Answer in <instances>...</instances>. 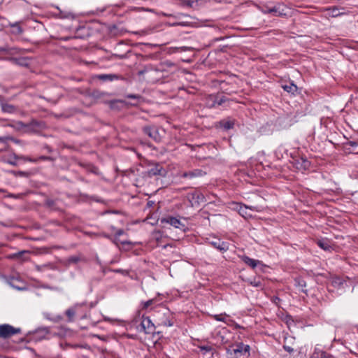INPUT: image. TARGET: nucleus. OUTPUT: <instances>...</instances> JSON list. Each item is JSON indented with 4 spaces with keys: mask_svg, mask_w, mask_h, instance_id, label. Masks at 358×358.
<instances>
[{
    "mask_svg": "<svg viewBox=\"0 0 358 358\" xmlns=\"http://www.w3.org/2000/svg\"><path fill=\"white\" fill-rule=\"evenodd\" d=\"M189 201L192 206H199L200 205L199 194L194 192L189 195Z\"/></svg>",
    "mask_w": 358,
    "mask_h": 358,
    "instance_id": "obj_16",
    "label": "nucleus"
},
{
    "mask_svg": "<svg viewBox=\"0 0 358 358\" xmlns=\"http://www.w3.org/2000/svg\"><path fill=\"white\" fill-rule=\"evenodd\" d=\"M268 12L269 13H277V8L275 7H273L271 8H269L268 10Z\"/></svg>",
    "mask_w": 358,
    "mask_h": 358,
    "instance_id": "obj_39",
    "label": "nucleus"
},
{
    "mask_svg": "<svg viewBox=\"0 0 358 358\" xmlns=\"http://www.w3.org/2000/svg\"><path fill=\"white\" fill-rule=\"evenodd\" d=\"M10 126L17 131H22L24 132H36L39 129L43 127V124L36 120H32L28 124H24L22 122L19 121L10 124Z\"/></svg>",
    "mask_w": 358,
    "mask_h": 358,
    "instance_id": "obj_1",
    "label": "nucleus"
},
{
    "mask_svg": "<svg viewBox=\"0 0 358 358\" xmlns=\"http://www.w3.org/2000/svg\"><path fill=\"white\" fill-rule=\"evenodd\" d=\"M166 222L169 223L171 226L178 229H182L183 227H185V225L181 223L180 220L176 217H170L167 218Z\"/></svg>",
    "mask_w": 358,
    "mask_h": 358,
    "instance_id": "obj_17",
    "label": "nucleus"
},
{
    "mask_svg": "<svg viewBox=\"0 0 358 358\" xmlns=\"http://www.w3.org/2000/svg\"><path fill=\"white\" fill-rule=\"evenodd\" d=\"M111 271L113 272H115V273H121L124 275H129V271L128 270H124V269H111L110 270Z\"/></svg>",
    "mask_w": 358,
    "mask_h": 358,
    "instance_id": "obj_28",
    "label": "nucleus"
},
{
    "mask_svg": "<svg viewBox=\"0 0 358 358\" xmlns=\"http://www.w3.org/2000/svg\"><path fill=\"white\" fill-rule=\"evenodd\" d=\"M301 160H302V163H301V167L304 169H308L310 166L309 161L306 159H303V158H301Z\"/></svg>",
    "mask_w": 358,
    "mask_h": 358,
    "instance_id": "obj_29",
    "label": "nucleus"
},
{
    "mask_svg": "<svg viewBox=\"0 0 358 358\" xmlns=\"http://www.w3.org/2000/svg\"><path fill=\"white\" fill-rule=\"evenodd\" d=\"M201 175V171L199 170H195L194 171H191V172H189V173H185L183 174V177L185 178H194V177H198Z\"/></svg>",
    "mask_w": 358,
    "mask_h": 358,
    "instance_id": "obj_26",
    "label": "nucleus"
},
{
    "mask_svg": "<svg viewBox=\"0 0 358 358\" xmlns=\"http://www.w3.org/2000/svg\"><path fill=\"white\" fill-rule=\"evenodd\" d=\"M17 174L19 176H25L26 175V173L24 172H22V171H20Z\"/></svg>",
    "mask_w": 358,
    "mask_h": 358,
    "instance_id": "obj_42",
    "label": "nucleus"
},
{
    "mask_svg": "<svg viewBox=\"0 0 358 358\" xmlns=\"http://www.w3.org/2000/svg\"><path fill=\"white\" fill-rule=\"evenodd\" d=\"M317 243L318 245L324 250H329L331 248V246L327 241H320Z\"/></svg>",
    "mask_w": 358,
    "mask_h": 358,
    "instance_id": "obj_27",
    "label": "nucleus"
},
{
    "mask_svg": "<svg viewBox=\"0 0 358 358\" xmlns=\"http://www.w3.org/2000/svg\"><path fill=\"white\" fill-rule=\"evenodd\" d=\"M268 12L269 13H277V8L275 7H273L271 8H269L268 10Z\"/></svg>",
    "mask_w": 358,
    "mask_h": 358,
    "instance_id": "obj_40",
    "label": "nucleus"
},
{
    "mask_svg": "<svg viewBox=\"0 0 358 358\" xmlns=\"http://www.w3.org/2000/svg\"><path fill=\"white\" fill-rule=\"evenodd\" d=\"M98 78L103 81H113L117 79L118 76L115 74H101Z\"/></svg>",
    "mask_w": 358,
    "mask_h": 358,
    "instance_id": "obj_19",
    "label": "nucleus"
},
{
    "mask_svg": "<svg viewBox=\"0 0 358 358\" xmlns=\"http://www.w3.org/2000/svg\"><path fill=\"white\" fill-rule=\"evenodd\" d=\"M241 259L245 264H247L248 266H250L252 268H255L261 262L259 260L252 259L245 255L242 256Z\"/></svg>",
    "mask_w": 358,
    "mask_h": 358,
    "instance_id": "obj_15",
    "label": "nucleus"
},
{
    "mask_svg": "<svg viewBox=\"0 0 358 358\" xmlns=\"http://www.w3.org/2000/svg\"><path fill=\"white\" fill-rule=\"evenodd\" d=\"M220 125L224 130L227 131L234 128L235 125V120L233 118L227 117L220 122Z\"/></svg>",
    "mask_w": 358,
    "mask_h": 358,
    "instance_id": "obj_12",
    "label": "nucleus"
},
{
    "mask_svg": "<svg viewBox=\"0 0 358 358\" xmlns=\"http://www.w3.org/2000/svg\"><path fill=\"white\" fill-rule=\"evenodd\" d=\"M212 245L215 248L217 249L220 252H226L229 250V244L227 242L221 241L217 237H206L203 238V242Z\"/></svg>",
    "mask_w": 358,
    "mask_h": 358,
    "instance_id": "obj_2",
    "label": "nucleus"
},
{
    "mask_svg": "<svg viewBox=\"0 0 358 358\" xmlns=\"http://www.w3.org/2000/svg\"><path fill=\"white\" fill-rule=\"evenodd\" d=\"M227 316L226 315H215V318L217 320L219 321H224L225 318H227Z\"/></svg>",
    "mask_w": 358,
    "mask_h": 358,
    "instance_id": "obj_31",
    "label": "nucleus"
},
{
    "mask_svg": "<svg viewBox=\"0 0 358 358\" xmlns=\"http://www.w3.org/2000/svg\"><path fill=\"white\" fill-rule=\"evenodd\" d=\"M257 210L256 207L250 206L248 207L247 206H238V213L239 214L245 218H248L252 217L251 211Z\"/></svg>",
    "mask_w": 358,
    "mask_h": 358,
    "instance_id": "obj_9",
    "label": "nucleus"
},
{
    "mask_svg": "<svg viewBox=\"0 0 358 358\" xmlns=\"http://www.w3.org/2000/svg\"><path fill=\"white\" fill-rule=\"evenodd\" d=\"M203 2L206 3V2H207V0H203Z\"/></svg>",
    "mask_w": 358,
    "mask_h": 358,
    "instance_id": "obj_48",
    "label": "nucleus"
},
{
    "mask_svg": "<svg viewBox=\"0 0 358 358\" xmlns=\"http://www.w3.org/2000/svg\"><path fill=\"white\" fill-rule=\"evenodd\" d=\"M252 284L254 286H255V287H258V286H259V283H256V282L252 283Z\"/></svg>",
    "mask_w": 358,
    "mask_h": 358,
    "instance_id": "obj_46",
    "label": "nucleus"
},
{
    "mask_svg": "<svg viewBox=\"0 0 358 358\" xmlns=\"http://www.w3.org/2000/svg\"><path fill=\"white\" fill-rule=\"evenodd\" d=\"M166 173V170L159 164H152L147 171L143 173L145 176L151 178L155 176H165Z\"/></svg>",
    "mask_w": 358,
    "mask_h": 358,
    "instance_id": "obj_4",
    "label": "nucleus"
},
{
    "mask_svg": "<svg viewBox=\"0 0 358 358\" xmlns=\"http://www.w3.org/2000/svg\"><path fill=\"white\" fill-rule=\"evenodd\" d=\"M141 331H144L145 334H153L155 329V324L148 317H143L140 324Z\"/></svg>",
    "mask_w": 358,
    "mask_h": 358,
    "instance_id": "obj_5",
    "label": "nucleus"
},
{
    "mask_svg": "<svg viewBox=\"0 0 358 358\" xmlns=\"http://www.w3.org/2000/svg\"><path fill=\"white\" fill-rule=\"evenodd\" d=\"M18 159H22V157H20L15 154H13L7 159V163H8L9 164L13 165V166H17V160Z\"/></svg>",
    "mask_w": 358,
    "mask_h": 358,
    "instance_id": "obj_22",
    "label": "nucleus"
},
{
    "mask_svg": "<svg viewBox=\"0 0 358 358\" xmlns=\"http://www.w3.org/2000/svg\"><path fill=\"white\" fill-rule=\"evenodd\" d=\"M283 348L288 352H292L294 351L293 348H291L290 346L284 345Z\"/></svg>",
    "mask_w": 358,
    "mask_h": 358,
    "instance_id": "obj_36",
    "label": "nucleus"
},
{
    "mask_svg": "<svg viewBox=\"0 0 358 358\" xmlns=\"http://www.w3.org/2000/svg\"><path fill=\"white\" fill-rule=\"evenodd\" d=\"M29 252L27 250H23L20 252L15 253L13 255V257L17 258H22L23 260H26L28 258Z\"/></svg>",
    "mask_w": 358,
    "mask_h": 358,
    "instance_id": "obj_25",
    "label": "nucleus"
},
{
    "mask_svg": "<svg viewBox=\"0 0 358 358\" xmlns=\"http://www.w3.org/2000/svg\"><path fill=\"white\" fill-rule=\"evenodd\" d=\"M20 332V328H15L7 324H0V338H8L13 335L19 334Z\"/></svg>",
    "mask_w": 358,
    "mask_h": 358,
    "instance_id": "obj_3",
    "label": "nucleus"
},
{
    "mask_svg": "<svg viewBox=\"0 0 358 358\" xmlns=\"http://www.w3.org/2000/svg\"><path fill=\"white\" fill-rule=\"evenodd\" d=\"M350 145H352V146H354V145H357V143H355V142H350Z\"/></svg>",
    "mask_w": 358,
    "mask_h": 358,
    "instance_id": "obj_44",
    "label": "nucleus"
},
{
    "mask_svg": "<svg viewBox=\"0 0 358 358\" xmlns=\"http://www.w3.org/2000/svg\"><path fill=\"white\" fill-rule=\"evenodd\" d=\"M143 131L150 138L155 141H159L161 138L157 129L153 126H147L143 127Z\"/></svg>",
    "mask_w": 358,
    "mask_h": 358,
    "instance_id": "obj_7",
    "label": "nucleus"
},
{
    "mask_svg": "<svg viewBox=\"0 0 358 358\" xmlns=\"http://www.w3.org/2000/svg\"><path fill=\"white\" fill-rule=\"evenodd\" d=\"M1 110L5 113H13L16 110L15 107L13 105L8 103H1Z\"/></svg>",
    "mask_w": 358,
    "mask_h": 358,
    "instance_id": "obj_18",
    "label": "nucleus"
},
{
    "mask_svg": "<svg viewBox=\"0 0 358 358\" xmlns=\"http://www.w3.org/2000/svg\"><path fill=\"white\" fill-rule=\"evenodd\" d=\"M145 71H146V70L141 71L139 72V74L141 75V74L144 73Z\"/></svg>",
    "mask_w": 358,
    "mask_h": 358,
    "instance_id": "obj_45",
    "label": "nucleus"
},
{
    "mask_svg": "<svg viewBox=\"0 0 358 358\" xmlns=\"http://www.w3.org/2000/svg\"><path fill=\"white\" fill-rule=\"evenodd\" d=\"M345 280L338 276L332 278L331 284L334 287L340 288L343 287Z\"/></svg>",
    "mask_w": 358,
    "mask_h": 358,
    "instance_id": "obj_20",
    "label": "nucleus"
},
{
    "mask_svg": "<svg viewBox=\"0 0 358 358\" xmlns=\"http://www.w3.org/2000/svg\"><path fill=\"white\" fill-rule=\"evenodd\" d=\"M170 314L167 310H164L163 313H158V324L159 325H163L165 327H171L173 326V322L169 318Z\"/></svg>",
    "mask_w": 358,
    "mask_h": 358,
    "instance_id": "obj_6",
    "label": "nucleus"
},
{
    "mask_svg": "<svg viewBox=\"0 0 358 358\" xmlns=\"http://www.w3.org/2000/svg\"><path fill=\"white\" fill-rule=\"evenodd\" d=\"M78 259H79L77 257H71L69 258V263H76V262H78Z\"/></svg>",
    "mask_w": 358,
    "mask_h": 358,
    "instance_id": "obj_33",
    "label": "nucleus"
},
{
    "mask_svg": "<svg viewBox=\"0 0 358 358\" xmlns=\"http://www.w3.org/2000/svg\"><path fill=\"white\" fill-rule=\"evenodd\" d=\"M282 88L285 91L292 94H294L297 90V86L292 83L289 85H283Z\"/></svg>",
    "mask_w": 358,
    "mask_h": 358,
    "instance_id": "obj_21",
    "label": "nucleus"
},
{
    "mask_svg": "<svg viewBox=\"0 0 358 358\" xmlns=\"http://www.w3.org/2000/svg\"><path fill=\"white\" fill-rule=\"evenodd\" d=\"M217 358H218V357H217Z\"/></svg>",
    "mask_w": 358,
    "mask_h": 358,
    "instance_id": "obj_49",
    "label": "nucleus"
},
{
    "mask_svg": "<svg viewBox=\"0 0 358 358\" xmlns=\"http://www.w3.org/2000/svg\"><path fill=\"white\" fill-rule=\"evenodd\" d=\"M123 234H124V231H123V230H122V229H120V230H118V231L116 232V236H122Z\"/></svg>",
    "mask_w": 358,
    "mask_h": 358,
    "instance_id": "obj_41",
    "label": "nucleus"
},
{
    "mask_svg": "<svg viewBox=\"0 0 358 358\" xmlns=\"http://www.w3.org/2000/svg\"><path fill=\"white\" fill-rule=\"evenodd\" d=\"M12 27V33L15 35H20L22 33V29L19 25L18 22H15L10 24Z\"/></svg>",
    "mask_w": 358,
    "mask_h": 358,
    "instance_id": "obj_23",
    "label": "nucleus"
},
{
    "mask_svg": "<svg viewBox=\"0 0 358 358\" xmlns=\"http://www.w3.org/2000/svg\"><path fill=\"white\" fill-rule=\"evenodd\" d=\"M215 349L212 346L203 345V358H216L217 355H215Z\"/></svg>",
    "mask_w": 358,
    "mask_h": 358,
    "instance_id": "obj_13",
    "label": "nucleus"
},
{
    "mask_svg": "<svg viewBox=\"0 0 358 358\" xmlns=\"http://www.w3.org/2000/svg\"><path fill=\"white\" fill-rule=\"evenodd\" d=\"M299 286L301 287V290L303 292H305V290L303 289V287H306V283L304 281H301L299 282Z\"/></svg>",
    "mask_w": 358,
    "mask_h": 358,
    "instance_id": "obj_35",
    "label": "nucleus"
},
{
    "mask_svg": "<svg viewBox=\"0 0 358 358\" xmlns=\"http://www.w3.org/2000/svg\"><path fill=\"white\" fill-rule=\"evenodd\" d=\"M202 27H210V25H209V24H207L206 22H204L203 21Z\"/></svg>",
    "mask_w": 358,
    "mask_h": 358,
    "instance_id": "obj_43",
    "label": "nucleus"
},
{
    "mask_svg": "<svg viewBox=\"0 0 358 358\" xmlns=\"http://www.w3.org/2000/svg\"><path fill=\"white\" fill-rule=\"evenodd\" d=\"M45 267H46L45 265H43V266H36V269L38 271H41Z\"/></svg>",
    "mask_w": 358,
    "mask_h": 358,
    "instance_id": "obj_38",
    "label": "nucleus"
},
{
    "mask_svg": "<svg viewBox=\"0 0 358 358\" xmlns=\"http://www.w3.org/2000/svg\"><path fill=\"white\" fill-rule=\"evenodd\" d=\"M152 202H150V201H149V202L148 203V204L149 206H151V205H152Z\"/></svg>",
    "mask_w": 358,
    "mask_h": 358,
    "instance_id": "obj_47",
    "label": "nucleus"
},
{
    "mask_svg": "<svg viewBox=\"0 0 358 358\" xmlns=\"http://www.w3.org/2000/svg\"><path fill=\"white\" fill-rule=\"evenodd\" d=\"M8 139H10L9 136L0 137V142L5 143Z\"/></svg>",
    "mask_w": 358,
    "mask_h": 358,
    "instance_id": "obj_37",
    "label": "nucleus"
},
{
    "mask_svg": "<svg viewBox=\"0 0 358 358\" xmlns=\"http://www.w3.org/2000/svg\"><path fill=\"white\" fill-rule=\"evenodd\" d=\"M195 0H187V4L190 7H194V4L196 3Z\"/></svg>",
    "mask_w": 358,
    "mask_h": 358,
    "instance_id": "obj_32",
    "label": "nucleus"
},
{
    "mask_svg": "<svg viewBox=\"0 0 358 358\" xmlns=\"http://www.w3.org/2000/svg\"><path fill=\"white\" fill-rule=\"evenodd\" d=\"M77 306L69 308L66 311V315L69 317V321H72L76 313Z\"/></svg>",
    "mask_w": 358,
    "mask_h": 358,
    "instance_id": "obj_24",
    "label": "nucleus"
},
{
    "mask_svg": "<svg viewBox=\"0 0 358 358\" xmlns=\"http://www.w3.org/2000/svg\"><path fill=\"white\" fill-rule=\"evenodd\" d=\"M329 15L333 17H336L343 15H345L348 13L345 11L344 8L331 7L329 8Z\"/></svg>",
    "mask_w": 358,
    "mask_h": 358,
    "instance_id": "obj_14",
    "label": "nucleus"
},
{
    "mask_svg": "<svg viewBox=\"0 0 358 358\" xmlns=\"http://www.w3.org/2000/svg\"><path fill=\"white\" fill-rule=\"evenodd\" d=\"M331 357V355L322 350L319 345L315 347L314 352L312 355V358H330Z\"/></svg>",
    "mask_w": 358,
    "mask_h": 358,
    "instance_id": "obj_11",
    "label": "nucleus"
},
{
    "mask_svg": "<svg viewBox=\"0 0 358 358\" xmlns=\"http://www.w3.org/2000/svg\"><path fill=\"white\" fill-rule=\"evenodd\" d=\"M223 102V99L215 95L210 94L208 96L206 100V106L208 108H213L217 105L220 106Z\"/></svg>",
    "mask_w": 358,
    "mask_h": 358,
    "instance_id": "obj_8",
    "label": "nucleus"
},
{
    "mask_svg": "<svg viewBox=\"0 0 358 358\" xmlns=\"http://www.w3.org/2000/svg\"><path fill=\"white\" fill-rule=\"evenodd\" d=\"M250 350V345H245L243 343H238L236 344L235 348L233 349V351L235 355L240 354L241 355H243L246 353H249Z\"/></svg>",
    "mask_w": 358,
    "mask_h": 358,
    "instance_id": "obj_10",
    "label": "nucleus"
},
{
    "mask_svg": "<svg viewBox=\"0 0 358 358\" xmlns=\"http://www.w3.org/2000/svg\"><path fill=\"white\" fill-rule=\"evenodd\" d=\"M127 97L129 98V99H138L141 98V96L139 95H136V94H128V95H127Z\"/></svg>",
    "mask_w": 358,
    "mask_h": 358,
    "instance_id": "obj_34",
    "label": "nucleus"
},
{
    "mask_svg": "<svg viewBox=\"0 0 358 358\" xmlns=\"http://www.w3.org/2000/svg\"><path fill=\"white\" fill-rule=\"evenodd\" d=\"M155 301V299H150L145 302L143 303V308H148L150 306L152 305Z\"/></svg>",
    "mask_w": 358,
    "mask_h": 358,
    "instance_id": "obj_30",
    "label": "nucleus"
}]
</instances>
